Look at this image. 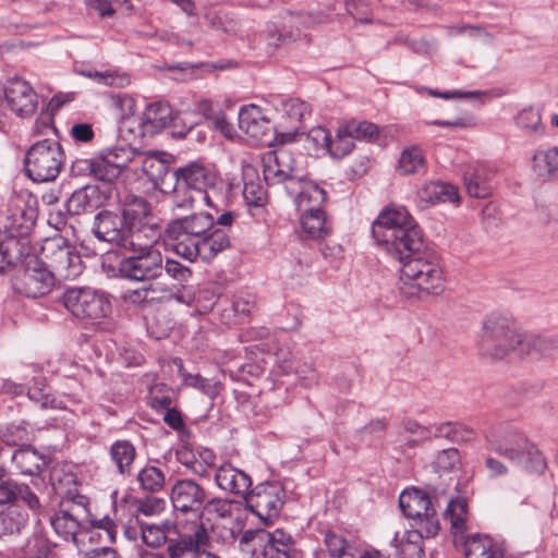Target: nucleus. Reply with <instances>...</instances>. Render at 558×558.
Returning <instances> with one entry per match:
<instances>
[{
	"label": "nucleus",
	"instance_id": "nucleus-1",
	"mask_svg": "<svg viewBox=\"0 0 558 558\" xmlns=\"http://www.w3.org/2000/svg\"><path fill=\"white\" fill-rule=\"evenodd\" d=\"M372 235L387 254L402 264L401 293L422 299L444 290L438 256L427 250L422 231L403 206H388L372 225Z\"/></svg>",
	"mask_w": 558,
	"mask_h": 558
},
{
	"label": "nucleus",
	"instance_id": "nucleus-59",
	"mask_svg": "<svg viewBox=\"0 0 558 558\" xmlns=\"http://www.w3.org/2000/svg\"><path fill=\"white\" fill-rule=\"evenodd\" d=\"M162 291L168 293L165 296L166 300H175L180 304L194 306L195 289L193 287L181 283V288H178L175 292H172L169 288H162Z\"/></svg>",
	"mask_w": 558,
	"mask_h": 558
},
{
	"label": "nucleus",
	"instance_id": "nucleus-60",
	"mask_svg": "<svg viewBox=\"0 0 558 558\" xmlns=\"http://www.w3.org/2000/svg\"><path fill=\"white\" fill-rule=\"evenodd\" d=\"M204 510L208 513H215L219 518H228L231 515V501L218 497L209 498V493L207 492Z\"/></svg>",
	"mask_w": 558,
	"mask_h": 558
},
{
	"label": "nucleus",
	"instance_id": "nucleus-42",
	"mask_svg": "<svg viewBox=\"0 0 558 558\" xmlns=\"http://www.w3.org/2000/svg\"><path fill=\"white\" fill-rule=\"evenodd\" d=\"M515 123L526 135L544 136V125L538 109L530 107L522 109L517 118Z\"/></svg>",
	"mask_w": 558,
	"mask_h": 558
},
{
	"label": "nucleus",
	"instance_id": "nucleus-50",
	"mask_svg": "<svg viewBox=\"0 0 558 558\" xmlns=\"http://www.w3.org/2000/svg\"><path fill=\"white\" fill-rule=\"evenodd\" d=\"M324 543L327 547L329 555L333 558H341L342 556L349 555V549L351 548V545L340 534H337L332 531H328L325 534Z\"/></svg>",
	"mask_w": 558,
	"mask_h": 558
},
{
	"label": "nucleus",
	"instance_id": "nucleus-7",
	"mask_svg": "<svg viewBox=\"0 0 558 558\" xmlns=\"http://www.w3.org/2000/svg\"><path fill=\"white\" fill-rule=\"evenodd\" d=\"M35 254L58 280H73L84 270L80 252L62 235L45 239Z\"/></svg>",
	"mask_w": 558,
	"mask_h": 558
},
{
	"label": "nucleus",
	"instance_id": "nucleus-56",
	"mask_svg": "<svg viewBox=\"0 0 558 558\" xmlns=\"http://www.w3.org/2000/svg\"><path fill=\"white\" fill-rule=\"evenodd\" d=\"M317 150L329 154L335 159H341L354 149V142H315Z\"/></svg>",
	"mask_w": 558,
	"mask_h": 558
},
{
	"label": "nucleus",
	"instance_id": "nucleus-11",
	"mask_svg": "<svg viewBox=\"0 0 558 558\" xmlns=\"http://www.w3.org/2000/svg\"><path fill=\"white\" fill-rule=\"evenodd\" d=\"M64 307L77 319L98 323L112 311L108 295L90 288L68 289L62 295Z\"/></svg>",
	"mask_w": 558,
	"mask_h": 558
},
{
	"label": "nucleus",
	"instance_id": "nucleus-14",
	"mask_svg": "<svg viewBox=\"0 0 558 558\" xmlns=\"http://www.w3.org/2000/svg\"><path fill=\"white\" fill-rule=\"evenodd\" d=\"M206 499L207 489L192 478L177 480L170 490L172 507L182 514L202 515Z\"/></svg>",
	"mask_w": 558,
	"mask_h": 558
},
{
	"label": "nucleus",
	"instance_id": "nucleus-40",
	"mask_svg": "<svg viewBox=\"0 0 558 558\" xmlns=\"http://www.w3.org/2000/svg\"><path fill=\"white\" fill-rule=\"evenodd\" d=\"M426 168L425 157L422 149L412 145L402 150L399 158L398 169L402 174L421 173Z\"/></svg>",
	"mask_w": 558,
	"mask_h": 558
},
{
	"label": "nucleus",
	"instance_id": "nucleus-5",
	"mask_svg": "<svg viewBox=\"0 0 558 558\" xmlns=\"http://www.w3.org/2000/svg\"><path fill=\"white\" fill-rule=\"evenodd\" d=\"M142 243L138 235H133L131 242L124 247L129 255L121 258L119 272L122 278L135 282L151 281L160 278L163 271L161 251L155 245L156 241L148 238Z\"/></svg>",
	"mask_w": 558,
	"mask_h": 558
},
{
	"label": "nucleus",
	"instance_id": "nucleus-19",
	"mask_svg": "<svg viewBox=\"0 0 558 558\" xmlns=\"http://www.w3.org/2000/svg\"><path fill=\"white\" fill-rule=\"evenodd\" d=\"M263 161L265 180L270 183L282 181L298 171L292 155L283 147L266 153Z\"/></svg>",
	"mask_w": 558,
	"mask_h": 558
},
{
	"label": "nucleus",
	"instance_id": "nucleus-10",
	"mask_svg": "<svg viewBox=\"0 0 558 558\" xmlns=\"http://www.w3.org/2000/svg\"><path fill=\"white\" fill-rule=\"evenodd\" d=\"M25 172L34 182L54 181L64 163L60 142H35L24 158Z\"/></svg>",
	"mask_w": 558,
	"mask_h": 558
},
{
	"label": "nucleus",
	"instance_id": "nucleus-61",
	"mask_svg": "<svg viewBox=\"0 0 558 558\" xmlns=\"http://www.w3.org/2000/svg\"><path fill=\"white\" fill-rule=\"evenodd\" d=\"M166 386L160 385V388L157 386L150 389L149 392V403L154 409L157 410H168L172 408V398L168 393H162Z\"/></svg>",
	"mask_w": 558,
	"mask_h": 558
},
{
	"label": "nucleus",
	"instance_id": "nucleus-62",
	"mask_svg": "<svg viewBox=\"0 0 558 558\" xmlns=\"http://www.w3.org/2000/svg\"><path fill=\"white\" fill-rule=\"evenodd\" d=\"M166 507V500L158 497H146L138 501L137 510L145 515L160 513Z\"/></svg>",
	"mask_w": 558,
	"mask_h": 558
},
{
	"label": "nucleus",
	"instance_id": "nucleus-64",
	"mask_svg": "<svg viewBox=\"0 0 558 558\" xmlns=\"http://www.w3.org/2000/svg\"><path fill=\"white\" fill-rule=\"evenodd\" d=\"M311 180L307 179L305 175H300L298 171L293 172V175L287 177V179L282 181H278L277 183L283 184L284 190L287 193L292 197H298L300 189L303 187L305 182H310Z\"/></svg>",
	"mask_w": 558,
	"mask_h": 558
},
{
	"label": "nucleus",
	"instance_id": "nucleus-53",
	"mask_svg": "<svg viewBox=\"0 0 558 558\" xmlns=\"http://www.w3.org/2000/svg\"><path fill=\"white\" fill-rule=\"evenodd\" d=\"M255 304L256 301L253 294L241 293L234 296L231 304V310L239 322H243L246 317H248L250 313L255 307Z\"/></svg>",
	"mask_w": 558,
	"mask_h": 558
},
{
	"label": "nucleus",
	"instance_id": "nucleus-30",
	"mask_svg": "<svg viewBox=\"0 0 558 558\" xmlns=\"http://www.w3.org/2000/svg\"><path fill=\"white\" fill-rule=\"evenodd\" d=\"M379 126L373 122L355 119L343 120L339 122L337 129V138L344 140H372L378 138Z\"/></svg>",
	"mask_w": 558,
	"mask_h": 558
},
{
	"label": "nucleus",
	"instance_id": "nucleus-43",
	"mask_svg": "<svg viewBox=\"0 0 558 558\" xmlns=\"http://www.w3.org/2000/svg\"><path fill=\"white\" fill-rule=\"evenodd\" d=\"M141 531L143 542L149 547H158L161 544H166L170 534L178 532L177 527L169 522L163 526L143 524Z\"/></svg>",
	"mask_w": 558,
	"mask_h": 558
},
{
	"label": "nucleus",
	"instance_id": "nucleus-51",
	"mask_svg": "<svg viewBox=\"0 0 558 558\" xmlns=\"http://www.w3.org/2000/svg\"><path fill=\"white\" fill-rule=\"evenodd\" d=\"M515 464L533 473H543L547 466L542 452L533 444L524 453L523 462Z\"/></svg>",
	"mask_w": 558,
	"mask_h": 558
},
{
	"label": "nucleus",
	"instance_id": "nucleus-33",
	"mask_svg": "<svg viewBox=\"0 0 558 558\" xmlns=\"http://www.w3.org/2000/svg\"><path fill=\"white\" fill-rule=\"evenodd\" d=\"M327 199V194L314 181L305 182L300 189L298 197L294 199L295 207L299 211H311L322 209L323 204Z\"/></svg>",
	"mask_w": 558,
	"mask_h": 558
},
{
	"label": "nucleus",
	"instance_id": "nucleus-29",
	"mask_svg": "<svg viewBox=\"0 0 558 558\" xmlns=\"http://www.w3.org/2000/svg\"><path fill=\"white\" fill-rule=\"evenodd\" d=\"M558 350L557 335L553 337L535 336L523 332L521 357L537 359L547 356Z\"/></svg>",
	"mask_w": 558,
	"mask_h": 558
},
{
	"label": "nucleus",
	"instance_id": "nucleus-25",
	"mask_svg": "<svg viewBox=\"0 0 558 558\" xmlns=\"http://www.w3.org/2000/svg\"><path fill=\"white\" fill-rule=\"evenodd\" d=\"M105 199V195L97 185L87 184L75 190L65 203L70 215H82L98 209Z\"/></svg>",
	"mask_w": 558,
	"mask_h": 558
},
{
	"label": "nucleus",
	"instance_id": "nucleus-12",
	"mask_svg": "<svg viewBox=\"0 0 558 558\" xmlns=\"http://www.w3.org/2000/svg\"><path fill=\"white\" fill-rule=\"evenodd\" d=\"M172 120L171 107L161 101L146 106L140 120L126 119L119 128V140H136L159 135Z\"/></svg>",
	"mask_w": 558,
	"mask_h": 558
},
{
	"label": "nucleus",
	"instance_id": "nucleus-15",
	"mask_svg": "<svg viewBox=\"0 0 558 558\" xmlns=\"http://www.w3.org/2000/svg\"><path fill=\"white\" fill-rule=\"evenodd\" d=\"M282 117L275 128L274 140H294L296 136L305 135L301 122L310 112L308 105L300 99H286L281 102Z\"/></svg>",
	"mask_w": 558,
	"mask_h": 558
},
{
	"label": "nucleus",
	"instance_id": "nucleus-37",
	"mask_svg": "<svg viewBox=\"0 0 558 558\" xmlns=\"http://www.w3.org/2000/svg\"><path fill=\"white\" fill-rule=\"evenodd\" d=\"M532 169L541 179H547L558 171V145L538 149L532 160Z\"/></svg>",
	"mask_w": 558,
	"mask_h": 558
},
{
	"label": "nucleus",
	"instance_id": "nucleus-27",
	"mask_svg": "<svg viewBox=\"0 0 558 558\" xmlns=\"http://www.w3.org/2000/svg\"><path fill=\"white\" fill-rule=\"evenodd\" d=\"M399 507L404 517L414 521L434 508V504L429 496L418 489L411 488L403 490L399 496Z\"/></svg>",
	"mask_w": 558,
	"mask_h": 558
},
{
	"label": "nucleus",
	"instance_id": "nucleus-39",
	"mask_svg": "<svg viewBox=\"0 0 558 558\" xmlns=\"http://www.w3.org/2000/svg\"><path fill=\"white\" fill-rule=\"evenodd\" d=\"M28 514L15 508L0 512V539H8L19 535L25 527Z\"/></svg>",
	"mask_w": 558,
	"mask_h": 558
},
{
	"label": "nucleus",
	"instance_id": "nucleus-3",
	"mask_svg": "<svg viewBox=\"0 0 558 558\" xmlns=\"http://www.w3.org/2000/svg\"><path fill=\"white\" fill-rule=\"evenodd\" d=\"M50 481L53 489L59 494H64L60 501L59 510L50 518V524L54 532L64 539L76 541V535L81 529H85L92 521V513L88 508V498L84 495L73 494L65 487L75 484V475L53 469L50 474Z\"/></svg>",
	"mask_w": 558,
	"mask_h": 558
},
{
	"label": "nucleus",
	"instance_id": "nucleus-34",
	"mask_svg": "<svg viewBox=\"0 0 558 558\" xmlns=\"http://www.w3.org/2000/svg\"><path fill=\"white\" fill-rule=\"evenodd\" d=\"M300 222L304 233L310 238L318 240L328 235L331 231L330 223L326 219L323 209L300 211Z\"/></svg>",
	"mask_w": 558,
	"mask_h": 558
},
{
	"label": "nucleus",
	"instance_id": "nucleus-24",
	"mask_svg": "<svg viewBox=\"0 0 558 558\" xmlns=\"http://www.w3.org/2000/svg\"><path fill=\"white\" fill-rule=\"evenodd\" d=\"M208 542L207 530L203 524L198 525L193 533L178 534V537L169 536L167 541V554L169 558H183L187 554L197 551Z\"/></svg>",
	"mask_w": 558,
	"mask_h": 558
},
{
	"label": "nucleus",
	"instance_id": "nucleus-35",
	"mask_svg": "<svg viewBox=\"0 0 558 558\" xmlns=\"http://www.w3.org/2000/svg\"><path fill=\"white\" fill-rule=\"evenodd\" d=\"M492 173L482 163L477 165L473 171L466 172L464 174V184L468 194L476 198L489 196L492 186L488 181Z\"/></svg>",
	"mask_w": 558,
	"mask_h": 558
},
{
	"label": "nucleus",
	"instance_id": "nucleus-26",
	"mask_svg": "<svg viewBox=\"0 0 558 558\" xmlns=\"http://www.w3.org/2000/svg\"><path fill=\"white\" fill-rule=\"evenodd\" d=\"M417 197L426 206L438 203L458 204L460 202L458 189L450 183L440 181H430L423 184L417 190Z\"/></svg>",
	"mask_w": 558,
	"mask_h": 558
},
{
	"label": "nucleus",
	"instance_id": "nucleus-16",
	"mask_svg": "<svg viewBox=\"0 0 558 558\" xmlns=\"http://www.w3.org/2000/svg\"><path fill=\"white\" fill-rule=\"evenodd\" d=\"M93 232L98 240L117 243L123 248L134 235L128 232L122 218L110 210H102L95 216Z\"/></svg>",
	"mask_w": 558,
	"mask_h": 558
},
{
	"label": "nucleus",
	"instance_id": "nucleus-17",
	"mask_svg": "<svg viewBox=\"0 0 558 558\" xmlns=\"http://www.w3.org/2000/svg\"><path fill=\"white\" fill-rule=\"evenodd\" d=\"M4 97L8 106L19 117H29L37 109V94L25 81H11L4 89Z\"/></svg>",
	"mask_w": 558,
	"mask_h": 558
},
{
	"label": "nucleus",
	"instance_id": "nucleus-22",
	"mask_svg": "<svg viewBox=\"0 0 558 558\" xmlns=\"http://www.w3.org/2000/svg\"><path fill=\"white\" fill-rule=\"evenodd\" d=\"M239 128L252 138L263 137L271 129L270 119L255 105H244L239 110Z\"/></svg>",
	"mask_w": 558,
	"mask_h": 558
},
{
	"label": "nucleus",
	"instance_id": "nucleus-46",
	"mask_svg": "<svg viewBox=\"0 0 558 558\" xmlns=\"http://www.w3.org/2000/svg\"><path fill=\"white\" fill-rule=\"evenodd\" d=\"M111 110L117 117L118 129L126 119H134L135 100L128 95H116L111 97Z\"/></svg>",
	"mask_w": 558,
	"mask_h": 558
},
{
	"label": "nucleus",
	"instance_id": "nucleus-32",
	"mask_svg": "<svg viewBox=\"0 0 558 558\" xmlns=\"http://www.w3.org/2000/svg\"><path fill=\"white\" fill-rule=\"evenodd\" d=\"M444 515L446 520L450 521V531L456 538L466 532L469 510L465 498L457 497L451 499Z\"/></svg>",
	"mask_w": 558,
	"mask_h": 558
},
{
	"label": "nucleus",
	"instance_id": "nucleus-57",
	"mask_svg": "<svg viewBox=\"0 0 558 558\" xmlns=\"http://www.w3.org/2000/svg\"><path fill=\"white\" fill-rule=\"evenodd\" d=\"M196 463L192 466V472L198 476H207L208 469L215 464L216 454L207 448L196 450Z\"/></svg>",
	"mask_w": 558,
	"mask_h": 558
},
{
	"label": "nucleus",
	"instance_id": "nucleus-4",
	"mask_svg": "<svg viewBox=\"0 0 558 558\" xmlns=\"http://www.w3.org/2000/svg\"><path fill=\"white\" fill-rule=\"evenodd\" d=\"M523 331L515 322L502 314H490L483 324L478 352L490 361H500L510 353L521 356Z\"/></svg>",
	"mask_w": 558,
	"mask_h": 558
},
{
	"label": "nucleus",
	"instance_id": "nucleus-21",
	"mask_svg": "<svg viewBox=\"0 0 558 558\" xmlns=\"http://www.w3.org/2000/svg\"><path fill=\"white\" fill-rule=\"evenodd\" d=\"M215 482L221 490L243 498L252 485L251 476L230 463H225L216 470Z\"/></svg>",
	"mask_w": 558,
	"mask_h": 558
},
{
	"label": "nucleus",
	"instance_id": "nucleus-36",
	"mask_svg": "<svg viewBox=\"0 0 558 558\" xmlns=\"http://www.w3.org/2000/svg\"><path fill=\"white\" fill-rule=\"evenodd\" d=\"M179 374L185 386L198 390L209 399L214 400L222 390L223 385L216 378H206L201 374L187 373L180 361Z\"/></svg>",
	"mask_w": 558,
	"mask_h": 558
},
{
	"label": "nucleus",
	"instance_id": "nucleus-9",
	"mask_svg": "<svg viewBox=\"0 0 558 558\" xmlns=\"http://www.w3.org/2000/svg\"><path fill=\"white\" fill-rule=\"evenodd\" d=\"M113 187L116 195H123L120 198L121 218L128 232L138 234L140 239L144 233L145 236L157 241L160 230L153 221L150 204L144 197L130 193L122 184L118 183Z\"/></svg>",
	"mask_w": 558,
	"mask_h": 558
},
{
	"label": "nucleus",
	"instance_id": "nucleus-13",
	"mask_svg": "<svg viewBox=\"0 0 558 558\" xmlns=\"http://www.w3.org/2000/svg\"><path fill=\"white\" fill-rule=\"evenodd\" d=\"M245 508L265 524L279 517L283 506L282 489L274 483H260L244 495Z\"/></svg>",
	"mask_w": 558,
	"mask_h": 558
},
{
	"label": "nucleus",
	"instance_id": "nucleus-38",
	"mask_svg": "<svg viewBox=\"0 0 558 558\" xmlns=\"http://www.w3.org/2000/svg\"><path fill=\"white\" fill-rule=\"evenodd\" d=\"M268 541L264 546V558H290L294 542L291 535L281 530L267 534Z\"/></svg>",
	"mask_w": 558,
	"mask_h": 558
},
{
	"label": "nucleus",
	"instance_id": "nucleus-63",
	"mask_svg": "<svg viewBox=\"0 0 558 558\" xmlns=\"http://www.w3.org/2000/svg\"><path fill=\"white\" fill-rule=\"evenodd\" d=\"M156 292V288L153 284L129 291L125 294V300L134 305H142L153 301L151 293Z\"/></svg>",
	"mask_w": 558,
	"mask_h": 558
},
{
	"label": "nucleus",
	"instance_id": "nucleus-28",
	"mask_svg": "<svg viewBox=\"0 0 558 558\" xmlns=\"http://www.w3.org/2000/svg\"><path fill=\"white\" fill-rule=\"evenodd\" d=\"M11 459L19 472L24 475H38L47 464L46 457L31 446L15 450Z\"/></svg>",
	"mask_w": 558,
	"mask_h": 558
},
{
	"label": "nucleus",
	"instance_id": "nucleus-20",
	"mask_svg": "<svg viewBox=\"0 0 558 558\" xmlns=\"http://www.w3.org/2000/svg\"><path fill=\"white\" fill-rule=\"evenodd\" d=\"M490 440L495 452L506 457L513 463H522L524 453L531 442L520 433L507 430L499 435H494Z\"/></svg>",
	"mask_w": 558,
	"mask_h": 558
},
{
	"label": "nucleus",
	"instance_id": "nucleus-23",
	"mask_svg": "<svg viewBox=\"0 0 558 558\" xmlns=\"http://www.w3.org/2000/svg\"><path fill=\"white\" fill-rule=\"evenodd\" d=\"M465 558H507L502 543L486 534H470L463 541Z\"/></svg>",
	"mask_w": 558,
	"mask_h": 558
},
{
	"label": "nucleus",
	"instance_id": "nucleus-54",
	"mask_svg": "<svg viewBox=\"0 0 558 558\" xmlns=\"http://www.w3.org/2000/svg\"><path fill=\"white\" fill-rule=\"evenodd\" d=\"M163 270L171 279L180 284L187 282L193 274L189 266L171 258H167L166 262H163Z\"/></svg>",
	"mask_w": 558,
	"mask_h": 558
},
{
	"label": "nucleus",
	"instance_id": "nucleus-18",
	"mask_svg": "<svg viewBox=\"0 0 558 558\" xmlns=\"http://www.w3.org/2000/svg\"><path fill=\"white\" fill-rule=\"evenodd\" d=\"M138 157L142 158L141 168L143 173L155 189L161 190V184L169 172L170 165L177 160L175 156L165 150H148L140 153Z\"/></svg>",
	"mask_w": 558,
	"mask_h": 558
},
{
	"label": "nucleus",
	"instance_id": "nucleus-44",
	"mask_svg": "<svg viewBox=\"0 0 558 558\" xmlns=\"http://www.w3.org/2000/svg\"><path fill=\"white\" fill-rule=\"evenodd\" d=\"M23 244L15 238L0 241V272H3L7 267L17 266L23 256Z\"/></svg>",
	"mask_w": 558,
	"mask_h": 558
},
{
	"label": "nucleus",
	"instance_id": "nucleus-58",
	"mask_svg": "<svg viewBox=\"0 0 558 558\" xmlns=\"http://www.w3.org/2000/svg\"><path fill=\"white\" fill-rule=\"evenodd\" d=\"M28 433L21 425H8L0 432L2 441L8 446H20L27 440Z\"/></svg>",
	"mask_w": 558,
	"mask_h": 558
},
{
	"label": "nucleus",
	"instance_id": "nucleus-6",
	"mask_svg": "<svg viewBox=\"0 0 558 558\" xmlns=\"http://www.w3.org/2000/svg\"><path fill=\"white\" fill-rule=\"evenodd\" d=\"M175 183L171 191L174 209H193L195 204L205 202L210 205L207 187L214 185L215 178L202 163L191 162L173 172Z\"/></svg>",
	"mask_w": 558,
	"mask_h": 558
},
{
	"label": "nucleus",
	"instance_id": "nucleus-31",
	"mask_svg": "<svg viewBox=\"0 0 558 558\" xmlns=\"http://www.w3.org/2000/svg\"><path fill=\"white\" fill-rule=\"evenodd\" d=\"M111 461L120 475L131 474L132 464L137 456L134 445L126 439L116 440L109 449Z\"/></svg>",
	"mask_w": 558,
	"mask_h": 558
},
{
	"label": "nucleus",
	"instance_id": "nucleus-2",
	"mask_svg": "<svg viewBox=\"0 0 558 558\" xmlns=\"http://www.w3.org/2000/svg\"><path fill=\"white\" fill-rule=\"evenodd\" d=\"M214 225L211 214L197 213L170 221L166 234L177 255L189 262H210L230 246L227 233Z\"/></svg>",
	"mask_w": 558,
	"mask_h": 558
},
{
	"label": "nucleus",
	"instance_id": "nucleus-48",
	"mask_svg": "<svg viewBox=\"0 0 558 558\" xmlns=\"http://www.w3.org/2000/svg\"><path fill=\"white\" fill-rule=\"evenodd\" d=\"M411 526L418 529L425 538L436 537L440 531V523L435 507L421 518H416Z\"/></svg>",
	"mask_w": 558,
	"mask_h": 558
},
{
	"label": "nucleus",
	"instance_id": "nucleus-8",
	"mask_svg": "<svg viewBox=\"0 0 558 558\" xmlns=\"http://www.w3.org/2000/svg\"><path fill=\"white\" fill-rule=\"evenodd\" d=\"M20 268L11 279L13 290L31 299L47 295L57 280L49 268H46L36 254L29 253L27 245L23 244V256L17 263Z\"/></svg>",
	"mask_w": 558,
	"mask_h": 558
},
{
	"label": "nucleus",
	"instance_id": "nucleus-47",
	"mask_svg": "<svg viewBox=\"0 0 558 558\" xmlns=\"http://www.w3.org/2000/svg\"><path fill=\"white\" fill-rule=\"evenodd\" d=\"M104 153H107L108 159L112 162V166L118 171L128 166L134 160L136 156H140V151L132 148L129 144L120 146H113Z\"/></svg>",
	"mask_w": 558,
	"mask_h": 558
},
{
	"label": "nucleus",
	"instance_id": "nucleus-45",
	"mask_svg": "<svg viewBox=\"0 0 558 558\" xmlns=\"http://www.w3.org/2000/svg\"><path fill=\"white\" fill-rule=\"evenodd\" d=\"M137 481L142 489L150 493L159 492L163 488L166 476L162 470L154 465H146L137 474Z\"/></svg>",
	"mask_w": 558,
	"mask_h": 558
},
{
	"label": "nucleus",
	"instance_id": "nucleus-49",
	"mask_svg": "<svg viewBox=\"0 0 558 558\" xmlns=\"http://www.w3.org/2000/svg\"><path fill=\"white\" fill-rule=\"evenodd\" d=\"M243 197L248 207L262 208L267 203L266 190L254 181L244 183Z\"/></svg>",
	"mask_w": 558,
	"mask_h": 558
},
{
	"label": "nucleus",
	"instance_id": "nucleus-55",
	"mask_svg": "<svg viewBox=\"0 0 558 558\" xmlns=\"http://www.w3.org/2000/svg\"><path fill=\"white\" fill-rule=\"evenodd\" d=\"M460 461V453L456 448L440 450L434 461V468L439 472H449Z\"/></svg>",
	"mask_w": 558,
	"mask_h": 558
},
{
	"label": "nucleus",
	"instance_id": "nucleus-41",
	"mask_svg": "<svg viewBox=\"0 0 558 558\" xmlns=\"http://www.w3.org/2000/svg\"><path fill=\"white\" fill-rule=\"evenodd\" d=\"M221 294V289L216 282H208L195 290L194 307L198 314L210 312Z\"/></svg>",
	"mask_w": 558,
	"mask_h": 558
},
{
	"label": "nucleus",
	"instance_id": "nucleus-52",
	"mask_svg": "<svg viewBox=\"0 0 558 558\" xmlns=\"http://www.w3.org/2000/svg\"><path fill=\"white\" fill-rule=\"evenodd\" d=\"M119 171L113 168L112 162L108 159L107 153H101L99 158H94L92 175L100 181H110L117 177Z\"/></svg>",
	"mask_w": 558,
	"mask_h": 558
}]
</instances>
